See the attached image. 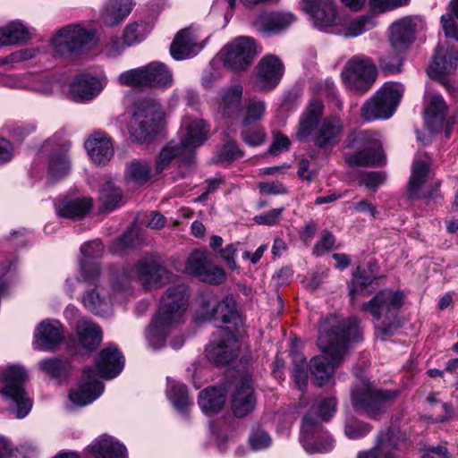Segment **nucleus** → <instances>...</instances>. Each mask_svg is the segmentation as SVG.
I'll use <instances>...</instances> for the list:
<instances>
[{
	"instance_id": "29",
	"label": "nucleus",
	"mask_w": 458,
	"mask_h": 458,
	"mask_svg": "<svg viewBox=\"0 0 458 458\" xmlns=\"http://www.w3.org/2000/svg\"><path fill=\"white\" fill-rule=\"evenodd\" d=\"M34 336L36 344L45 351L55 350L64 337L59 321L50 319L44 320L38 325Z\"/></svg>"
},
{
	"instance_id": "6",
	"label": "nucleus",
	"mask_w": 458,
	"mask_h": 458,
	"mask_svg": "<svg viewBox=\"0 0 458 458\" xmlns=\"http://www.w3.org/2000/svg\"><path fill=\"white\" fill-rule=\"evenodd\" d=\"M164 114L162 106L155 99L140 101L131 122V136L138 142L150 140L160 130Z\"/></svg>"
},
{
	"instance_id": "28",
	"label": "nucleus",
	"mask_w": 458,
	"mask_h": 458,
	"mask_svg": "<svg viewBox=\"0 0 458 458\" xmlns=\"http://www.w3.org/2000/svg\"><path fill=\"white\" fill-rule=\"evenodd\" d=\"M429 165L430 157H428L427 155H419L416 156V157L414 158L411 168V174L408 184L409 198H431L433 196V192H430L428 194L423 192L420 194L422 186L424 185L428 177Z\"/></svg>"
},
{
	"instance_id": "34",
	"label": "nucleus",
	"mask_w": 458,
	"mask_h": 458,
	"mask_svg": "<svg viewBox=\"0 0 458 458\" xmlns=\"http://www.w3.org/2000/svg\"><path fill=\"white\" fill-rule=\"evenodd\" d=\"M91 160L97 165H106L113 157L114 148L109 139L101 133H94L85 142Z\"/></svg>"
},
{
	"instance_id": "59",
	"label": "nucleus",
	"mask_w": 458,
	"mask_h": 458,
	"mask_svg": "<svg viewBox=\"0 0 458 458\" xmlns=\"http://www.w3.org/2000/svg\"><path fill=\"white\" fill-rule=\"evenodd\" d=\"M293 377L299 389L304 391L308 386V372L306 360L303 355H300V365L293 367Z\"/></svg>"
},
{
	"instance_id": "41",
	"label": "nucleus",
	"mask_w": 458,
	"mask_h": 458,
	"mask_svg": "<svg viewBox=\"0 0 458 458\" xmlns=\"http://www.w3.org/2000/svg\"><path fill=\"white\" fill-rule=\"evenodd\" d=\"M132 6L131 0H109L103 13L104 22L108 26L118 24L130 14Z\"/></svg>"
},
{
	"instance_id": "32",
	"label": "nucleus",
	"mask_w": 458,
	"mask_h": 458,
	"mask_svg": "<svg viewBox=\"0 0 458 458\" xmlns=\"http://www.w3.org/2000/svg\"><path fill=\"white\" fill-rule=\"evenodd\" d=\"M199 48L196 35L187 28L176 34L170 46V53L174 59L183 60L196 55Z\"/></svg>"
},
{
	"instance_id": "42",
	"label": "nucleus",
	"mask_w": 458,
	"mask_h": 458,
	"mask_svg": "<svg viewBox=\"0 0 458 458\" xmlns=\"http://www.w3.org/2000/svg\"><path fill=\"white\" fill-rule=\"evenodd\" d=\"M458 66V51L449 49L443 56H436L428 69L431 78L440 79L445 74L453 73Z\"/></svg>"
},
{
	"instance_id": "62",
	"label": "nucleus",
	"mask_w": 458,
	"mask_h": 458,
	"mask_svg": "<svg viewBox=\"0 0 458 458\" xmlns=\"http://www.w3.org/2000/svg\"><path fill=\"white\" fill-rule=\"evenodd\" d=\"M371 430V426L368 423H349L345 425L344 433L351 439L360 438L367 435Z\"/></svg>"
},
{
	"instance_id": "39",
	"label": "nucleus",
	"mask_w": 458,
	"mask_h": 458,
	"mask_svg": "<svg viewBox=\"0 0 458 458\" xmlns=\"http://www.w3.org/2000/svg\"><path fill=\"white\" fill-rule=\"evenodd\" d=\"M377 278L378 265L377 262L369 261L367 264V268L363 270L357 267L353 272V279L349 286V293L352 301L354 298V294L362 293L367 286L371 284Z\"/></svg>"
},
{
	"instance_id": "60",
	"label": "nucleus",
	"mask_w": 458,
	"mask_h": 458,
	"mask_svg": "<svg viewBox=\"0 0 458 458\" xmlns=\"http://www.w3.org/2000/svg\"><path fill=\"white\" fill-rule=\"evenodd\" d=\"M291 141L287 136L281 132L274 133L273 142L269 147L268 153L273 156L284 152L289 149Z\"/></svg>"
},
{
	"instance_id": "56",
	"label": "nucleus",
	"mask_w": 458,
	"mask_h": 458,
	"mask_svg": "<svg viewBox=\"0 0 458 458\" xmlns=\"http://www.w3.org/2000/svg\"><path fill=\"white\" fill-rule=\"evenodd\" d=\"M400 53H388L382 55L379 60L380 69L387 74L400 72L403 64V57L400 55Z\"/></svg>"
},
{
	"instance_id": "48",
	"label": "nucleus",
	"mask_w": 458,
	"mask_h": 458,
	"mask_svg": "<svg viewBox=\"0 0 458 458\" xmlns=\"http://www.w3.org/2000/svg\"><path fill=\"white\" fill-rule=\"evenodd\" d=\"M123 192L113 182L107 181L99 190V201L102 208L111 211L119 207L122 202Z\"/></svg>"
},
{
	"instance_id": "31",
	"label": "nucleus",
	"mask_w": 458,
	"mask_h": 458,
	"mask_svg": "<svg viewBox=\"0 0 458 458\" xmlns=\"http://www.w3.org/2000/svg\"><path fill=\"white\" fill-rule=\"evenodd\" d=\"M124 365L123 356L120 351L114 347L103 349L96 361L99 376L106 379H112L118 376Z\"/></svg>"
},
{
	"instance_id": "10",
	"label": "nucleus",
	"mask_w": 458,
	"mask_h": 458,
	"mask_svg": "<svg viewBox=\"0 0 458 458\" xmlns=\"http://www.w3.org/2000/svg\"><path fill=\"white\" fill-rule=\"evenodd\" d=\"M341 75L351 90L362 94L375 82L377 69L369 58L355 56L346 63Z\"/></svg>"
},
{
	"instance_id": "27",
	"label": "nucleus",
	"mask_w": 458,
	"mask_h": 458,
	"mask_svg": "<svg viewBox=\"0 0 458 458\" xmlns=\"http://www.w3.org/2000/svg\"><path fill=\"white\" fill-rule=\"evenodd\" d=\"M105 80L89 74L78 75L70 86V91L76 101H88L96 98L103 89Z\"/></svg>"
},
{
	"instance_id": "2",
	"label": "nucleus",
	"mask_w": 458,
	"mask_h": 458,
	"mask_svg": "<svg viewBox=\"0 0 458 458\" xmlns=\"http://www.w3.org/2000/svg\"><path fill=\"white\" fill-rule=\"evenodd\" d=\"M189 289L179 284L169 287L160 301V307L146 331V337L154 350L165 346L171 327L181 322L189 302Z\"/></svg>"
},
{
	"instance_id": "8",
	"label": "nucleus",
	"mask_w": 458,
	"mask_h": 458,
	"mask_svg": "<svg viewBox=\"0 0 458 458\" xmlns=\"http://www.w3.org/2000/svg\"><path fill=\"white\" fill-rule=\"evenodd\" d=\"M97 284V282L95 283ZM88 286L91 284H86ZM96 287L89 290L82 297L85 307L95 314H102L115 300H122L124 295L131 293V277L129 273L121 268L116 272L115 277L111 283L113 295L108 297L102 294V288L94 284Z\"/></svg>"
},
{
	"instance_id": "33",
	"label": "nucleus",
	"mask_w": 458,
	"mask_h": 458,
	"mask_svg": "<svg viewBox=\"0 0 458 458\" xmlns=\"http://www.w3.org/2000/svg\"><path fill=\"white\" fill-rule=\"evenodd\" d=\"M229 383H221L218 386H210L200 392L199 404L206 414L219 412L226 400Z\"/></svg>"
},
{
	"instance_id": "55",
	"label": "nucleus",
	"mask_w": 458,
	"mask_h": 458,
	"mask_svg": "<svg viewBox=\"0 0 458 458\" xmlns=\"http://www.w3.org/2000/svg\"><path fill=\"white\" fill-rule=\"evenodd\" d=\"M373 20L369 16H360L351 21L346 25L345 35L348 37H356L361 33L371 30L374 27Z\"/></svg>"
},
{
	"instance_id": "63",
	"label": "nucleus",
	"mask_w": 458,
	"mask_h": 458,
	"mask_svg": "<svg viewBox=\"0 0 458 458\" xmlns=\"http://www.w3.org/2000/svg\"><path fill=\"white\" fill-rule=\"evenodd\" d=\"M386 179L384 172H369L362 175L360 183L369 189L376 190Z\"/></svg>"
},
{
	"instance_id": "52",
	"label": "nucleus",
	"mask_w": 458,
	"mask_h": 458,
	"mask_svg": "<svg viewBox=\"0 0 458 458\" xmlns=\"http://www.w3.org/2000/svg\"><path fill=\"white\" fill-rule=\"evenodd\" d=\"M166 393L168 398L179 411H184L189 405L192 404L186 386L182 384L169 380Z\"/></svg>"
},
{
	"instance_id": "49",
	"label": "nucleus",
	"mask_w": 458,
	"mask_h": 458,
	"mask_svg": "<svg viewBox=\"0 0 458 458\" xmlns=\"http://www.w3.org/2000/svg\"><path fill=\"white\" fill-rule=\"evenodd\" d=\"M266 114V103L253 98L249 100L245 106L242 119L241 121L242 127H248L255 123L261 121Z\"/></svg>"
},
{
	"instance_id": "36",
	"label": "nucleus",
	"mask_w": 458,
	"mask_h": 458,
	"mask_svg": "<svg viewBox=\"0 0 458 458\" xmlns=\"http://www.w3.org/2000/svg\"><path fill=\"white\" fill-rule=\"evenodd\" d=\"M88 450L96 458H125L126 453L124 445L106 435L97 438Z\"/></svg>"
},
{
	"instance_id": "9",
	"label": "nucleus",
	"mask_w": 458,
	"mask_h": 458,
	"mask_svg": "<svg viewBox=\"0 0 458 458\" xmlns=\"http://www.w3.org/2000/svg\"><path fill=\"white\" fill-rule=\"evenodd\" d=\"M27 377L25 369L16 365L8 367L3 374L4 387L1 394L16 404V417L19 419L24 418L32 407V401L23 387Z\"/></svg>"
},
{
	"instance_id": "23",
	"label": "nucleus",
	"mask_w": 458,
	"mask_h": 458,
	"mask_svg": "<svg viewBox=\"0 0 458 458\" xmlns=\"http://www.w3.org/2000/svg\"><path fill=\"white\" fill-rule=\"evenodd\" d=\"M85 380L77 390L69 394V398L76 405L84 406L96 400L103 392V384L96 378V373L90 367H87L82 372Z\"/></svg>"
},
{
	"instance_id": "35",
	"label": "nucleus",
	"mask_w": 458,
	"mask_h": 458,
	"mask_svg": "<svg viewBox=\"0 0 458 458\" xmlns=\"http://www.w3.org/2000/svg\"><path fill=\"white\" fill-rule=\"evenodd\" d=\"M427 101L425 123L428 130L434 133L443 126L447 106L439 94L428 93Z\"/></svg>"
},
{
	"instance_id": "37",
	"label": "nucleus",
	"mask_w": 458,
	"mask_h": 458,
	"mask_svg": "<svg viewBox=\"0 0 458 458\" xmlns=\"http://www.w3.org/2000/svg\"><path fill=\"white\" fill-rule=\"evenodd\" d=\"M243 87L234 83L223 89L219 102V109L225 117H233L240 110L242 99Z\"/></svg>"
},
{
	"instance_id": "20",
	"label": "nucleus",
	"mask_w": 458,
	"mask_h": 458,
	"mask_svg": "<svg viewBox=\"0 0 458 458\" xmlns=\"http://www.w3.org/2000/svg\"><path fill=\"white\" fill-rule=\"evenodd\" d=\"M239 342L232 332H224L206 348L207 358L216 365H225L239 355Z\"/></svg>"
},
{
	"instance_id": "24",
	"label": "nucleus",
	"mask_w": 458,
	"mask_h": 458,
	"mask_svg": "<svg viewBox=\"0 0 458 458\" xmlns=\"http://www.w3.org/2000/svg\"><path fill=\"white\" fill-rule=\"evenodd\" d=\"M417 21L411 17H403L389 28V41L395 52H404L412 44L415 37Z\"/></svg>"
},
{
	"instance_id": "3",
	"label": "nucleus",
	"mask_w": 458,
	"mask_h": 458,
	"mask_svg": "<svg viewBox=\"0 0 458 458\" xmlns=\"http://www.w3.org/2000/svg\"><path fill=\"white\" fill-rule=\"evenodd\" d=\"M403 298L401 292L384 289L363 303L361 310L369 313L374 320L380 322L375 326L377 337L386 339L400 327L398 311L403 305Z\"/></svg>"
},
{
	"instance_id": "57",
	"label": "nucleus",
	"mask_w": 458,
	"mask_h": 458,
	"mask_svg": "<svg viewBox=\"0 0 458 458\" xmlns=\"http://www.w3.org/2000/svg\"><path fill=\"white\" fill-rule=\"evenodd\" d=\"M241 138L250 147H256L265 141L266 134L262 129L242 127Z\"/></svg>"
},
{
	"instance_id": "64",
	"label": "nucleus",
	"mask_w": 458,
	"mask_h": 458,
	"mask_svg": "<svg viewBox=\"0 0 458 458\" xmlns=\"http://www.w3.org/2000/svg\"><path fill=\"white\" fill-rule=\"evenodd\" d=\"M441 22L445 36L458 40V25L454 21V14L452 13L443 14Z\"/></svg>"
},
{
	"instance_id": "18",
	"label": "nucleus",
	"mask_w": 458,
	"mask_h": 458,
	"mask_svg": "<svg viewBox=\"0 0 458 458\" xmlns=\"http://www.w3.org/2000/svg\"><path fill=\"white\" fill-rule=\"evenodd\" d=\"M185 268L190 274L208 284H219L226 279L225 270L212 266L205 250H194L188 258Z\"/></svg>"
},
{
	"instance_id": "38",
	"label": "nucleus",
	"mask_w": 458,
	"mask_h": 458,
	"mask_svg": "<svg viewBox=\"0 0 458 458\" xmlns=\"http://www.w3.org/2000/svg\"><path fill=\"white\" fill-rule=\"evenodd\" d=\"M91 206V199L81 198L74 199H64L55 205V209L59 216L69 219H80L89 213Z\"/></svg>"
},
{
	"instance_id": "14",
	"label": "nucleus",
	"mask_w": 458,
	"mask_h": 458,
	"mask_svg": "<svg viewBox=\"0 0 458 458\" xmlns=\"http://www.w3.org/2000/svg\"><path fill=\"white\" fill-rule=\"evenodd\" d=\"M301 443L309 454L325 453L333 448V440L323 433L318 420L310 411L302 419Z\"/></svg>"
},
{
	"instance_id": "11",
	"label": "nucleus",
	"mask_w": 458,
	"mask_h": 458,
	"mask_svg": "<svg viewBox=\"0 0 458 458\" xmlns=\"http://www.w3.org/2000/svg\"><path fill=\"white\" fill-rule=\"evenodd\" d=\"M223 64L233 72L246 71L257 55L255 41L250 37H238L221 51Z\"/></svg>"
},
{
	"instance_id": "25",
	"label": "nucleus",
	"mask_w": 458,
	"mask_h": 458,
	"mask_svg": "<svg viewBox=\"0 0 458 458\" xmlns=\"http://www.w3.org/2000/svg\"><path fill=\"white\" fill-rule=\"evenodd\" d=\"M343 129L344 123L339 117L332 115L323 119L314 133V144L320 149L333 148L338 143Z\"/></svg>"
},
{
	"instance_id": "54",
	"label": "nucleus",
	"mask_w": 458,
	"mask_h": 458,
	"mask_svg": "<svg viewBox=\"0 0 458 458\" xmlns=\"http://www.w3.org/2000/svg\"><path fill=\"white\" fill-rule=\"evenodd\" d=\"M141 239L139 232L134 228L128 229L119 239L113 242L111 249L114 253L120 254L123 250L140 245Z\"/></svg>"
},
{
	"instance_id": "17",
	"label": "nucleus",
	"mask_w": 458,
	"mask_h": 458,
	"mask_svg": "<svg viewBox=\"0 0 458 458\" xmlns=\"http://www.w3.org/2000/svg\"><path fill=\"white\" fill-rule=\"evenodd\" d=\"M201 316L205 320L221 321L223 324H237V321L241 320L232 296H226L221 301L213 294L203 296Z\"/></svg>"
},
{
	"instance_id": "22",
	"label": "nucleus",
	"mask_w": 458,
	"mask_h": 458,
	"mask_svg": "<svg viewBox=\"0 0 458 458\" xmlns=\"http://www.w3.org/2000/svg\"><path fill=\"white\" fill-rule=\"evenodd\" d=\"M296 21L295 15L291 12L261 13L253 21L254 27L262 34H278Z\"/></svg>"
},
{
	"instance_id": "12",
	"label": "nucleus",
	"mask_w": 458,
	"mask_h": 458,
	"mask_svg": "<svg viewBox=\"0 0 458 458\" xmlns=\"http://www.w3.org/2000/svg\"><path fill=\"white\" fill-rule=\"evenodd\" d=\"M209 131L208 124L201 119L192 120L185 117L180 130V141L177 143L182 149L184 158L195 164L196 148L208 139Z\"/></svg>"
},
{
	"instance_id": "43",
	"label": "nucleus",
	"mask_w": 458,
	"mask_h": 458,
	"mask_svg": "<svg viewBox=\"0 0 458 458\" xmlns=\"http://www.w3.org/2000/svg\"><path fill=\"white\" fill-rule=\"evenodd\" d=\"M146 75L148 78V86L161 89L170 88L173 84V74L167 66L159 62L146 65Z\"/></svg>"
},
{
	"instance_id": "21",
	"label": "nucleus",
	"mask_w": 458,
	"mask_h": 458,
	"mask_svg": "<svg viewBox=\"0 0 458 458\" xmlns=\"http://www.w3.org/2000/svg\"><path fill=\"white\" fill-rule=\"evenodd\" d=\"M81 258L80 259V275L83 283L95 284L100 276V267L98 262L93 261L102 257L104 247L100 241L95 240L81 245Z\"/></svg>"
},
{
	"instance_id": "40",
	"label": "nucleus",
	"mask_w": 458,
	"mask_h": 458,
	"mask_svg": "<svg viewBox=\"0 0 458 458\" xmlns=\"http://www.w3.org/2000/svg\"><path fill=\"white\" fill-rule=\"evenodd\" d=\"M76 332L81 344L89 351L97 348L102 341L99 327L84 318L77 322Z\"/></svg>"
},
{
	"instance_id": "19",
	"label": "nucleus",
	"mask_w": 458,
	"mask_h": 458,
	"mask_svg": "<svg viewBox=\"0 0 458 458\" xmlns=\"http://www.w3.org/2000/svg\"><path fill=\"white\" fill-rule=\"evenodd\" d=\"M284 72V66L276 55H265L256 67L255 88L261 92L274 89L279 84Z\"/></svg>"
},
{
	"instance_id": "16",
	"label": "nucleus",
	"mask_w": 458,
	"mask_h": 458,
	"mask_svg": "<svg viewBox=\"0 0 458 458\" xmlns=\"http://www.w3.org/2000/svg\"><path fill=\"white\" fill-rule=\"evenodd\" d=\"M136 279L146 289L158 288L172 280L171 272L156 258L148 256L135 265Z\"/></svg>"
},
{
	"instance_id": "53",
	"label": "nucleus",
	"mask_w": 458,
	"mask_h": 458,
	"mask_svg": "<svg viewBox=\"0 0 458 458\" xmlns=\"http://www.w3.org/2000/svg\"><path fill=\"white\" fill-rule=\"evenodd\" d=\"M146 66L131 69L120 74L119 82L129 87L148 86V78L146 75Z\"/></svg>"
},
{
	"instance_id": "50",
	"label": "nucleus",
	"mask_w": 458,
	"mask_h": 458,
	"mask_svg": "<svg viewBox=\"0 0 458 458\" xmlns=\"http://www.w3.org/2000/svg\"><path fill=\"white\" fill-rule=\"evenodd\" d=\"M38 365L42 371L56 379L66 378L71 369L69 360L61 358L45 359Z\"/></svg>"
},
{
	"instance_id": "4",
	"label": "nucleus",
	"mask_w": 458,
	"mask_h": 458,
	"mask_svg": "<svg viewBox=\"0 0 458 458\" xmlns=\"http://www.w3.org/2000/svg\"><path fill=\"white\" fill-rule=\"evenodd\" d=\"M345 144L349 148H361L345 156L350 166H374L384 163L385 156L376 131H353L347 136Z\"/></svg>"
},
{
	"instance_id": "5",
	"label": "nucleus",
	"mask_w": 458,
	"mask_h": 458,
	"mask_svg": "<svg viewBox=\"0 0 458 458\" xmlns=\"http://www.w3.org/2000/svg\"><path fill=\"white\" fill-rule=\"evenodd\" d=\"M399 395L397 390L380 389L368 381H362L352 391L353 407L371 419H377L385 412L387 404Z\"/></svg>"
},
{
	"instance_id": "15",
	"label": "nucleus",
	"mask_w": 458,
	"mask_h": 458,
	"mask_svg": "<svg viewBox=\"0 0 458 458\" xmlns=\"http://www.w3.org/2000/svg\"><path fill=\"white\" fill-rule=\"evenodd\" d=\"M301 7L319 30H327L341 23L334 0H301Z\"/></svg>"
},
{
	"instance_id": "51",
	"label": "nucleus",
	"mask_w": 458,
	"mask_h": 458,
	"mask_svg": "<svg viewBox=\"0 0 458 458\" xmlns=\"http://www.w3.org/2000/svg\"><path fill=\"white\" fill-rule=\"evenodd\" d=\"M166 393L168 398L179 411H184L189 405L192 404L186 386L182 384L169 380Z\"/></svg>"
},
{
	"instance_id": "46",
	"label": "nucleus",
	"mask_w": 458,
	"mask_h": 458,
	"mask_svg": "<svg viewBox=\"0 0 458 458\" xmlns=\"http://www.w3.org/2000/svg\"><path fill=\"white\" fill-rule=\"evenodd\" d=\"M179 148V145L174 142H170L163 148L156 163L157 174H160L166 169L174 158H177L183 165L191 166L194 165L193 162H188L186 158H184L182 149Z\"/></svg>"
},
{
	"instance_id": "26",
	"label": "nucleus",
	"mask_w": 458,
	"mask_h": 458,
	"mask_svg": "<svg viewBox=\"0 0 458 458\" xmlns=\"http://www.w3.org/2000/svg\"><path fill=\"white\" fill-rule=\"evenodd\" d=\"M324 106L320 100L310 101L300 117L296 127L295 137L298 140H305L318 130L323 115Z\"/></svg>"
},
{
	"instance_id": "1",
	"label": "nucleus",
	"mask_w": 458,
	"mask_h": 458,
	"mask_svg": "<svg viewBox=\"0 0 458 458\" xmlns=\"http://www.w3.org/2000/svg\"><path fill=\"white\" fill-rule=\"evenodd\" d=\"M361 339L362 333L356 318L333 317L320 324L318 344L323 354L310 360V371L317 386H322L332 378L335 367L346 353L348 342Z\"/></svg>"
},
{
	"instance_id": "45",
	"label": "nucleus",
	"mask_w": 458,
	"mask_h": 458,
	"mask_svg": "<svg viewBox=\"0 0 458 458\" xmlns=\"http://www.w3.org/2000/svg\"><path fill=\"white\" fill-rule=\"evenodd\" d=\"M69 147L67 142H64L58 150L50 156L48 169L52 178L58 180L68 174L70 165L65 154Z\"/></svg>"
},
{
	"instance_id": "47",
	"label": "nucleus",
	"mask_w": 458,
	"mask_h": 458,
	"mask_svg": "<svg viewBox=\"0 0 458 458\" xmlns=\"http://www.w3.org/2000/svg\"><path fill=\"white\" fill-rule=\"evenodd\" d=\"M151 165L143 159H134L126 167L125 179L136 184H144L150 179Z\"/></svg>"
},
{
	"instance_id": "58",
	"label": "nucleus",
	"mask_w": 458,
	"mask_h": 458,
	"mask_svg": "<svg viewBox=\"0 0 458 458\" xmlns=\"http://www.w3.org/2000/svg\"><path fill=\"white\" fill-rule=\"evenodd\" d=\"M144 25L142 23H131L126 26L124 30V42L127 46H131L144 38Z\"/></svg>"
},
{
	"instance_id": "7",
	"label": "nucleus",
	"mask_w": 458,
	"mask_h": 458,
	"mask_svg": "<svg viewBox=\"0 0 458 458\" xmlns=\"http://www.w3.org/2000/svg\"><path fill=\"white\" fill-rule=\"evenodd\" d=\"M403 93L401 83H386L360 107V116L368 122L390 118Z\"/></svg>"
},
{
	"instance_id": "13",
	"label": "nucleus",
	"mask_w": 458,
	"mask_h": 458,
	"mask_svg": "<svg viewBox=\"0 0 458 458\" xmlns=\"http://www.w3.org/2000/svg\"><path fill=\"white\" fill-rule=\"evenodd\" d=\"M93 38L94 34L80 25H68L55 34L53 46L60 55H69L82 51Z\"/></svg>"
},
{
	"instance_id": "30",
	"label": "nucleus",
	"mask_w": 458,
	"mask_h": 458,
	"mask_svg": "<svg viewBox=\"0 0 458 458\" xmlns=\"http://www.w3.org/2000/svg\"><path fill=\"white\" fill-rule=\"evenodd\" d=\"M255 403L256 399L251 381L247 377H244L236 385V389L232 398V410L235 416L242 418L252 411Z\"/></svg>"
},
{
	"instance_id": "61",
	"label": "nucleus",
	"mask_w": 458,
	"mask_h": 458,
	"mask_svg": "<svg viewBox=\"0 0 458 458\" xmlns=\"http://www.w3.org/2000/svg\"><path fill=\"white\" fill-rule=\"evenodd\" d=\"M249 443L253 450H260L270 445L271 438L264 430L256 429L250 436Z\"/></svg>"
},
{
	"instance_id": "44",
	"label": "nucleus",
	"mask_w": 458,
	"mask_h": 458,
	"mask_svg": "<svg viewBox=\"0 0 458 458\" xmlns=\"http://www.w3.org/2000/svg\"><path fill=\"white\" fill-rule=\"evenodd\" d=\"M30 38L29 29L20 21H12L0 28V46H9Z\"/></svg>"
}]
</instances>
